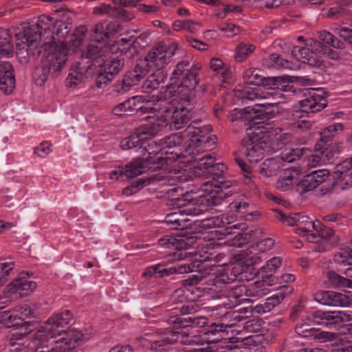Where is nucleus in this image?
<instances>
[{
  "label": "nucleus",
  "mask_w": 352,
  "mask_h": 352,
  "mask_svg": "<svg viewBox=\"0 0 352 352\" xmlns=\"http://www.w3.org/2000/svg\"><path fill=\"white\" fill-rule=\"evenodd\" d=\"M212 129L209 125L203 127L188 126L184 133L172 134L162 139L159 144L145 141L146 147L152 153L153 168L166 169L170 167L165 176L168 185H177L191 179L193 177H211L201 187L203 194L199 202L204 206L199 211L208 210L209 207L219 204L223 197L231 195V190L224 192V190L231 186V182L225 181L221 174L225 166L214 164V158L211 155H205L197 158L199 153L212 149L215 144V136L211 135Z\"/></svg>",
  "instance_id": "obj_1"
},
{
  "label": "nucleus",
  "mask_w": 352,
  "mask_h": 352,
  "mask_svg": "<svg viewBox=\"0 0 352 352\" xmlns=\"http://www.w3.org/2000/svg\"><path fill=\"white\" fill-rule=\"evenodd\" d=\"M171 94V91H165L164 96H160L154 105L155 116H148L151 119L149 124L122 140L120 147L123 149L130 148L144 140L152 138L168 126L170 130H178L188 122V109L182 106H176L175 101H168Z\"/></svg>",
  "instance_id": "obj_2"
},
{
  "label": "nucleus",
  "mask_w": 352,
  "mask_h": 352,
  "mask_svg": "<svg viewBox=\"0 0 352 352\" xmlns=\"http://www.w3.org/2000/svg\"><path fill=\"white\" fill-rule=\"evenodd\" d=\"M16 39V56L19 62L26 63L31 56L41 52V38L52 41L51 36H57L58 43L67 36L69 29L63 21H54L48 16L40 17L38 23L31 26L21 25L13 28Z\"/></svg>",
  "instance_id": "obj_3"
},
{
  "label": "nucleus",
  "mask_w": 352,
  "mask_h": 352,
  "mask_svg": "<svg viewBox=\"0 0 352 352\" xmlns=\"http://www.w3.org/2000/svg\"><path fill=\"white\" fill-rule=\"evenodd\" d=\"M117 28L118 25L114 23L107 25L103 23H97L91 33L90 43L82 56L87 58L94 57L97 63L102 57H106L107 52L113 54L120 50V45H131V41L123 38L107 45V41L110 38L111 34L116 32Z\"/></svg>",
  "instance_id": "obj_4"
},
{
  "label": "nucleus",
  "mask_w": 352,
  "mask_h": 352,
  "mask_svg": "<svg viewBox=\"0 0 352 352\" xmlns=\"http://www.w3.org/2000/svg\"><path fill=\"white\" fill-rule=\"evenodd\" d=\"M52 41L43 40L44 54L41 66L37 68L34 75L35 82L42 85L50 73H56L60 70L67 60V50L63 41L56 43V38L51 36Z\"/></svg>",
  "instance_id": "obj_5"
},
{
  "label": "nucleus",
  "mask_w": 352,
  "mask_h": 352,
  "mask_svg": "<svg viewBox=\"0 0 352 352\" xmlns=\"http://www.w3.org/2000/svg\"><path fill=\"white\" fill-rule=\"evenodd\" d=\"M72 318V315L68 310L52 316L34 333V340L30 344L31 346H34L41 343V346H53L55 344L54 340H56L63 335L65 327L69 324Z\"/></svg>",
  "instance_id": "obj_6"
},
{
  "label": "nucleus",
  "mask_w": 352,
  "mask_h": 352,
  "mask_svg": "<svg viewBox=\"0 0 352 352\" xmlns=\"http://www.w3.org/2000/svg\"><path fill=\"white\" fill-rule=\"evenodd\" d=\"M307 97L300 101L302 110L296 111L292 115L294 122L291 124V128L293 130L301 129H308L311 124L305 118L308 112H318L323 109L327 104L325 100V93L322 88L310 89L305 94Z\"/></svg>",
  "instance_id": "obj_7"
},
{
  "label": "nucleus",
  "mask_w": 352,
  "mask_h": 352,
  "mask_svg": "<svg viewBox=\"0 0 352 352\" xmlns=\"http://www.w3.org/2000/svg\"><path fill=\"white\" fill-rule=\"evenodd\" d=\"M223 221L219 217H212L205 219L200 223L199 226L204 229L213 228L208 232L204 233L206 245L208 249H214L221 245H229L241 247L243 244V236L236 235L231 239V236L227 234L224 229H216L217 227H221Z\"/></svg>",
  "instance_id": "obj_8"
},
{
  "label": "nucleus",
  "mask_w": 352,
  "mask_h": 352,
  "mask_svg": "<svg viewBox=\"0 0 352 352\" xmlns=\"http://www.w3.org/2000/svg\"><path fill=\"white\" fill-rule=\"evenodd\" d=\"M131 46L132 44L129 46H127V45H120V50L117 52L112 54L107 52L106 57L101 58V62L100 60L97 61L100 67L99 74L96 78V85L98 87H102L113 80L121 72L124 65L122 52Z\"/></svg>",
  "instance_id": "obj_9"
},
{
  "label": "nucleus",
  "mask_w": 352,
  "mask_h": 352,
  "mask_svg": "<svg viewBox=\"0 0 352 352\" xmlns=\"http://www.w3.org/2000/svg\"><path fill=\"white\" fill-rule=\"evenodd\" d=\"M292 88V82L286 76L263 78L260 87L254 88L247 91V98L250 100L256 99L281 98V91H287Z\"/></svg>",
  "instance_id": "obj_10"
},
{
  "label": "nucleus",
  "mask_w": 352,
  "mask_h": 352,
  "mask_svg": "<svg viewBox=\"0 0 352 352\" xmlns=\"http://www.w3.org/2000/svg\"><path fill=\"white\" fill-rule=\"evenodd\" d=\"M248 140H245L247 146L246 156L251 163H257L264 157L265 152L268 151L269 142L273 140L270 135L271 132L263 127H251L248 129Z\"/></svg>",
  "instance_id": "obj_11"
},
{
  "label": "nucleus",
  "mask_w": 352,
  "mask_h": 352,
  "mask_svg": "<svg viewBox=\"0 0 352 352\" xmlns=\"http://www.w3.org/2000/svg\"><path fill=\"white\" fill-rule=\"evenodd\" d=\"M241 320L242 316L236 311L222 312L221 322H214L210 330L204 333L205 338L203 340L207 342H218L222 338L224 340L223 342L226 344V348L230 349L235 348L236 346L235 343L239 342V338L235 337L223 338L221 333H223L226 328L234 327L236 322Z\"/></svg>",
  "instance_id": "obj_12"
},
{
  "label": "nucleus",
  "mask_w": 352,
  "mask_h": 352,
  "mask_svg": "<svg viewBox=\"0 0 352 352\" xmlns=\"http://www.w3.org/2000/svg\"><path fill=\"white\" fill-rule=\"evenodd\" d=\"M201 69L199 65H190L189 61L182 60L177 63L170 77L171 83L165 91H176L182 87L188 89H193L199 82L197 79V71Z\"/></svg>",
  "instance_id": "obj_13"
},
{
  "label": "nucleus",
  "mask_w": 352,
  "mask_h": 352,
  "mask_svg": "<svg viewBox=\"0 0 352 352\" xmlns=\"http://www.w3.org/2000/svg\"><path fill=\"white\" fill-rule=\"evenodd\" d=\"M178 50L176 43L164 44L159 43L153 46L145 56V61L149 67L155 68L157 72L165 67L173 59Z\"/></svg>",
  "instance_id": "obj_14"
},
{
  "label": "nucleus",
  "mask_w": 352,
  "mask_h": 352,
  "mask_svg": "<svg viewBox=\"0 0 352 352\" xmlns=\"http://www.w3.org/2000/svg\"><path fill=\"white\" fill-rule=\"evenodd\" d=\"M147 140H144L143 141H141L138 145L127 149L129 150L139 147L138 150L141 153L140 157L125 166V176L127 178H133L140 175L146 168L152 170L157 169L151 167L153 164V161H155L152 156L153 153H151L146 147H144V145H145L144 142ZM121 148L124 150L122 147Z\"/></svg>",
  "instance_id": "obj_15"
},
{
  "label": "nucleus",
  "mask_w": 352,
  "mask_h": 352,
  "mask_svg": "<svg viewBox=\"0 0 352 352\" xmlns=\"http://www.w3.org/2000/svg\"><path fill=\"white\" fill-rule=\"evenodd\" d=\"M89 338V336L83 334L81 331L72 329L65 331L63 335L56 340L53 346L42 349L41 352H66L80 345L84 340Z\"/></svg>",
  "instance_id": "obj_16"
},
{
  "label": "nucleus",
  "mask_w": 352,
  "mask_h": 352,
  "mask_svg": "<svg viewBox=\"0 0 352 352\" xmlns=\"http://www.w3.org/2000/svg\"><path fill=\"white\" fill-rule=\"evenodd\" d=\"M29 324L25 323L23 325L12 328L9 332V344L12 347L11 351H23L27 352H34L38 346H41V343L31 346V343L34 340V336L32 340L28 337L31 329H29Z\"/></svg>",
  "instance_id": "obj_17"
},
{
  "label": "nucleus",
  "mask_w": 352,
  "mask_h": 352,
  "mask_svg": "<svg viewBox=\"0 0 352 352\" xmlns=\"http://www.w3.org/2000/svg\"><path fill=\"white\" fill-rule=\"evenodd\" d=\"M36 286L29 277L20 275L7 285L6 292L13 298H21L30 295Z\"/></svg>",
  "instance_id": "obj_18"
},
{
  "label": "nucleus",
  "mask_w": 352,
  "mask_h": 352,
  "mask_svg": "<svg viewBox=\"0 0 352 352\" xmlns=\"http://www.w3.org/2000/svg\"><path fill=\"white\" fill-rule=\"evenodd\" d=\"M278 219L286 225L296 226L295 229L296 234H301L305 231H313L314 229L320 227V222L319 221H311L307 216L300 214H293L287 216L278 212Z\"/></svg>",
  "instance_id": "obj_19"
},
{
  "label": "nucleus",
  "mask_w": 352,
  "mask_h": 352,
  "mask_svg": "<svg viewBox=\"0 0 352 352\" xmlns=\"http://www.w3.org/2000/svg\"><path fill=\"white\" fill-rule=\"evenodd\" d=\"M302 172L300 168H289L279 176L276 183V187L280 191H287L296 187L298 191V186L302 179Z\"/></svg>",
  "instance_id": "obj_20"
},
{
  "label": "nucleus",
  "mask_w": 352,
  "mask_h": 352,
  "mask_svg": "<svg viewBox=\"0 0 352 352\" xmlns=\"http://www.w3.org/2000/svg\"><path fill=\"white\" fill-rule=\"evenodd\" d=\"M195 270V265L192 263L184 265H177L169 269H166L160 264L151 266L145 270L143 273L144 276L162 278L166 276H169L172 274H184L193 272Z\"/></svg>",
  "instance_id": "obj_21"
},
{
  "label": "nucleus",
  "mask_w": 352,
  "mask_h": 352,
  "mask_svg": "<svg viewBox=\"0 0 352 352\" xmlns=\"http://www.w3.org/2000/svg\"><path fill=\"white\" fill-rule=\"evenodd\" d=\"M329 177V172L327 169L314 170L304 177L302 176L298 191L303 193L313 190L324 182Z\"/></svg>",
  "instance_id": "obj_22"
},
{
  "label": "nucleus",
  "mask_w": 352,
  "mask_h": 352,
  "mask_svg": "<svg viewBox=\"0 0 352 352\" xmlns=\"http://www.w3.org/2000/svg\"><path fill=\"white\" fill-rule=\"evenodd\" d=\"M309 39L307 41L306 47H294L292 50V54L294 58L299 61L309 64L311 66L320 67L323 63V60L320 55L318 54L316 49L307 45Z\"/></svg>",
  "instance_id": "obj_23"
},
{
  "label": "nucleus",
  "mask_w": 352,
  "mask_h": 352,
  "mask_svg": "<svg viewBox=\"0 0 352 352\" xmlns=\"http://www.w3.org/2000/svg\"><path fill=\"white\" fill-rule=\"evenodd\" d=\"M314 299L320 304L329 307H347L350 304V299L347 296L333 291L318 292L315 294Z\"/></svg>",
  "instance_id": "obj_24"
},
{
  "label": "nucleus",
  "mask_w": 352,
  "mask_h": 352,
  "mask_svg": "<svg viewBox=\"0 0 352 352\" xmlns=\"http://www.w3.org/2000/svg\"><path fill=\"white\" fill-rule=\"evenodd\" d=\"M153 98V96H135L126 100L128 113L133 115L140 111L142 113H150L151 116H155V102H151L154 100Z\"/></svg>",
  "instance_id": "obj_25"
},
{
  "label": "nucleus",
  "mask_w": 352,
  "mask_h": 352,
  "mask_svg": "<svg viewBox=\"0 0 352 352\" xmlns=\"http://www.w3.org/2000/svg\"><path fill=\"white\" fill-rule=\"evenodd\" d=\"M280 292L267 298L263 303H260L254 307L252 309L253 314L262 315L271 311L275 306L279 305L285 297V295L290 294L292 289L289 285H283L280 287Z\"/></svg>",
  "instance_id": "obj_26"
},
{
  "label": "nucleus",
  "mask_w": 352,
  "mask_h": 352,
  "mask_svg": "<svg viewBox=\"0 0 352 352\" xmlns=\"http://www.w3.org/2000/svg\"><path fill=\"white\" fill-rule=\"evenodd\" d=\"M15 87L12 66L9 63L0 64V89L5 94H10Z\"/></svg>",
  "instance_id": "obj_27"
},
{
  "label": "nucleus",
  "mask_w": 352,
  "mask_h": 352,
  "mask_svg": "<svg viewBox=\"0 0 352 352\" xmlns=\"http://www.w3.org/2000/svg\"><path fill=\"white\" fill-rule=\"evenodd\" d=\"M274 285V279L266 277L261 280H257L248 286V296L252 298H262L270 292V287Z\"/></svg>",
  "instance_id": "obj_28"
},
{
  "label": "nucleus",
  "mask_w": 352,
  "mask_h": 352,
  "mask_svg": "<svg viewBox=\"0 0 352 352\" xmlns=\"http://www.w3.org/2000/svg\"><path fill=\"white\" fill-rule=\"evenodd\" d=\"M336 178L346 185H352V157L336 166L334 170Z\"/></svg>",
  "instance_id": "obj_29"
},
{
  "label": "nucleus",
  "mask_w": 352,
  "mask_h": 352,
  "mask_svg": "<svg viewBox=\"0 0 352 352\" xmlns=\"http://www.w3.org/2000/svg\"><path fill=\"white\" fill-rule=\"evenodd\" d=\"M209 67L213 72L221 75L223 81L228 83L234 81L232 69L225 65L221 59L216 57L211 58Z\"/></svg>",
  "instance_id": "obj_30"
},
{
  "label": "nucleus",
  "mask_w": 352,
  "mask_h": 352,
  "mask_svg": "<svg viewBox=\"0 0 352 352\" xmlns=\"http://www.w3.org/2000/svg\"><path fill=\"white\" fill-rule=\"evenodd\" d=\"M248 292L245 285H239L233 287L228 293L227 298L229 301L226 304L228 308L234 307L248 300Z\"/></svg>",
  "instance_id": "obj_31"
},
{
  "label": "nucleus",
  "mask_w": 352,
  "mask_h": 352,
  "mask_svg": "<svg viewBox=\"0 0 352 352\" xmlns=\"http://www.w3.org/2000/svg\"><path fill=\"white\" fill-rule=\"evenodd\" d=\"M284 166L283 159L274 157L265 160L260 166V173L265 177H271Z\"/></svg>",
  "instance_id": "obj_32"
},
{
  "label": "nucleus",
  "mask_w": 352,
  "mask_h": 352,
  "mask_svg": "<svg viewBox=\"0 0 352 352\" xmlns=\"http://www.w3.org/2000/svg\"><path fill=\"white\" fill-rule=\"evenodd\" d=\"M352 321V314L349 311H327L324 327L330 328L333 325Z\"/></svg>",
  "instance_id": "obj_33"
},
{
  "label": "nucleus",
  "mask_w": 352,
  "mask_h": 352,
  "mask_svg": "<svg viewBox=\"0 0 352 352\" xmlns=\"http://www.w3.org/2000/svg\"><path fill=\"white\" fill-rule=\"evenodd\" d=\"M148 73V69L137 65L134 69L126 74L122 79V85L126 89L137 85Z\"/></svg>",
  "instance_id": "obj_34"
},
{
  "label": "nucleus",
  "mask_w": 352,
  "mask_h": 352,
  "mask_svg": "<svg viewBox=\"0 0 352 352\" xmlns=\"http://www.w3.org/2000/svg\"><path fill=\"white\" fill-rule=\"evenodd\" d=\"M14 55V46L11 42V34L8 29L0 28V58L12 57Z\"/></svg>",
  "instance_id": "obj_35"
},
{
  "label": "nucleus",
  "mask_w": 352,
  "mask_h": 352,
  "mask_svg": "<svg viewBox=\"0 0 352 352\" xmlns=\"http://www.w3.org/2000/svg\"><path fill=\"white\" fill-rule=\"evenodd\" d=\"M166 75L163 72H155L148 76L142 86V91L146 94H151L157 89L159 85L164 82Z\"/></svg>",
  "instance_id": "obj_36"
},
{
  "label": "nucleus",
  "mask_w": 352,
  "mask_h": 352,
  "mask_svg": "<svg viewBox=\"0 0 352 352\" xmlns=\"http://www.w3.org/2000/svg\"><path fill=\"white\" fill-rule=\"evenodd\" d=\"M313 231H316L320 233V239H321L320 243L315 248V251L324 252L327 250L329 247V242L333 237V232L332 230L323 228V225L320 223L319 228L314 229Z\"/></svg>",
  "instance_id": "obj_37"
},
{
  "label": "nucleus",
  "mask_w": 352,
  "mask_h": 352,
  "mask_svg": "<svg viewBox=\"0 0 352 352\" xmlns=\"http://www.w3.org/2000/svg\"><path fill=\"white\" fill-rule=\"evenodd\" d=\"M19 314L14 310L0 311V326L6 327H17L23 325L18 320Z\"/></svg>",
  "instance_id": "obj_38"
},
{
  "label": "nucleus",
  "mask_w": 352,
  "mask_h": 352,
  "mask_svg": "<svg viewBox=\"0 0 352 352\" xmlns=\"http://www.w3.org/2000/svg\"><path fill=\"white\" fill-rule=\"evenodd\" d=\"M196 204V198L194 197V194L186 192L184 194H182V197L177 199V205L179 208L187 207L186 209L184 210L186 214L190 215H197L199 212L192 211V206Z\"/></svg>",
  "instance_id": "obj_39"
},
{
  "label": "nucleus",
  "mask_w": 352,
  "mask_h": 352,
  "mask_svg": "<svg viewBox=\"0 0 352 352\" xmlns=\"http://www.w3.org/2000/svg\"><path fill=\"white\" fill-rule=\"evenodd\" d=\"M87 33V28L84 26L78 27L75 30L72 35L69 41V48L74 52L78 51L80 49L83 43L85 34Z\"/></svg>",
  "instance_id": "obj_40"
},
{
  "label": "nucleus",
  "mask_w": 352,
  "mask_h": 352,
  "mask_svg": "<svg viewBox=\"0 0 352 352\" xmlns=\"http://www.w3.org/2000/svg\"><path fill=\"white\" fill-rule=\"evenodd\" d=\"M327 278L331 285L334 287L352 288V280L345 278L336 273L335 272H329Z\"/></svg>",
  "instance_id": "obj_41"
},
{
  "label": "nucleus",
  "mask_w": 352,
  "mask_h": 352,
  "mask_svg": "<svg viewBox=\"0 0 352 352\" xmlns=\"http://www.w3.org/2000/svg\"><path fill=\"white\" fill-rule=\"evenodd\" d=\"M307 45L312 47L318 52V54L322 56H326L327 57L331 59H337L338 58V53L330 49L329 47L323 45L316 40L311 39Z\"/></svg>",
  "instance_id": "obj_42"
},
{
  "label": "nucleus",
  "mask_w": 352,
  "mask_h": 352,
  "mask_svg": "<svg viewBox=\"0 0 352 352\" xmlns=\"http://www.w3.org/2000/svg\"><path fill=\"white\" fill-rule=\"evenodd\" d=\"M351 248H342L334 256L336 263L342 265H352V240L350 241Z\"/></svg>",
  "instance_id": "obj_43"
},
{
  "label": "nucleus",
  "mask_w": 352,
  "mask_h": 352,
  "mask_svg": "<svg viewBox=\"0 0 352 352\" xmlns=\"http://www.w3.org/2000/svg\"><path fill=\"white\" fill-rule=\"evenodd\" d=\"M83 79V71L78 67H72L66 79V85L70 88H74L82 83Z\"/></svg>",
  "instance_id": "obj_44"
},
{
  "label": "nucleus",
  "mask_w": 352,
  "mask_h": 352,
  "mask_svg": "<svg viewBox=\"0 0 352 352\" xmlns=\"http://www.w3.org/2000/svg\"><path fill=\"white\" fill-rule=\"evenodd\" d=\"M343 130V126L340 123L331 124L320 132V140L322 142H328Z\"/></svg>",
  "instance_id": "obj_45"
},
{
  "label": "nucleus",
  "mask_w": 352,
  "mask_h": 352,
  "mask_svg": "<svg viewBox=\"0 0 352 352\" xmlns=\"http://www.w3.org/2000/svg\"><path fill=\"white\" fill-rule=\"evenodd\" d=\"M199 23L192 20H177L173 23V29L176 32L186 30L190 33H195L198 30Z\"/></svg>",
  "instance_id": "obj_46"
},
{
  "label": "nucleus",
  "mask_w": 352,
  "mask_h": 352,
  "mask_svg": "<svg viewBox=\"0 0 352 352\" xmlns=\"http://www.w3.org/2000/svg\"><path fill=\"white\" fill-rule=\"evenodd\" d=\"M245 82L248 84L260 87L263 82V77L256 69H248L243 74Z\"/></svg>",
  "instance_id": "obj_47"
},
{
  "label": "nucleus",
  "mask_w": 352,
  "mask_h": 352,
  "mask_svg": "<svg viewBox=\"0 0 352 352\" xmlns=\"http://www.w3.org/2000/svg\"><path fill=\"white\" fill-rule=\"evenodd\" d=\"M326 313L327 311H322L321 310L314 311L307 316H303L302 321L307 320L308 322H306L307 325L312 324L324 326V324L325 323Z\"/></svg>",
  "instance_id": "obj_48"
},
{
  "label": "nucleus",
  "mask_w": 352,
  "mask_h": 352,
  "mask_svg": "<svg viewBox=\"0 0 352 352\" xmlns=\"http://www.w3.org/2000/svg\"><path fill=\"white\" fill-rule=\"evenodd\" d=\"M274 245V241L271 238L261 240L256 244L250 246V252L253 254H261L272 249Z\"/></svg>",
  "instance_id": "obj_49"
},
{
  "label": "nucleus",
  "mask_w": 352,
  "mask_h": 352,
  "mask_svg": "<svg viewBox=\"0 0 352 352\" xmlns=\"http://www.w3.org/2000/svg\"><path fill=\"white\" fill-rule=\"evenodd\" d=\"M14 263L10 259L0 260V287L3 285L7 280L10 272L13 270Z\"/></svg>",
  "instance_id": "obj_50"
},
{
  "label": "nucleus",
  "mask_w": 352,
  "mask_h": 352,
  "mask_svg": "<svg viewBox=\"0 0 352 352\" xmlns=\"http://www.w3.org/2000/svg\"><path fill=\"white\" fill-rule=\"evenodd\" d=\"M255 50V47L250 43H241L236 49L235 59L239 61L245 60Z\"/></svg>",
  "instance_id": "obj_51"
},
{
  "label": "nucleus",
  "mask_w": 352,
  "mask_h": 352,
  "mask_svg": "<svg viewBox=\"0 0 352 352\" xmlns=\"http://www.w3.org/2000/svg\"><path fill=\"white\" fill-rule=\"evenodd\" d=\"M319 37L320 40L326 43L327 44L331 45L334 48L342 49L344 47V44L339 39H338L331 32L327 31H322L320 32Z\"/></svg>",
  "instance_id": "obj_52"
},
{
  "label": "nucleus",
  "mask_w": 352,
  "mask_h": 352,
  "mask_svg": "<svg viewBox=\"0 0 352 352\" xmlns=\"http://www.w3.org/2000/svg\"><path fill=\"white\" fill-rule=\"evenodd\" d=\"M259 254H253L250 252V247L246 250H243L242 254L243 263L245 265V267L248 268L249 266H253L258 265L261 263L262 258L258 256Z\"/></svg>",
  "instance_id": "obj_53"
},
{
  "label": "nucleus",
  "mask_w": 352,
  "mask_h": 352,
  "mask_svg": "<svg viewBox=\"0 0 352 352\" xmlns=\"http://www.w3.org/2000/svg\"><path fill=\"white\" fill-rule=\"evenodd\" d=\"M337 337V333L334 332L321 331L316 329L312 338L318 342H327L335 340Z\"/></svg>",
  "instance_id": "obj_54"
},
{
  "label": "nucleus",
  "mask_w": 352,
  "mask_h": 352,
  "mask_svg": "<svg viewBox=\"0 0 352 352\" xmlns=\"http://www.w3.org/2000/svg\"><path fill=\"white\" fill-rule=\"evenodd\" d=\"M307 320L302 321V317L301 318V322L297 324L296 327V333L303 338H312L316 328H309V327L311 324H307Z\"/></svg>",
  "instance_id": "obj_55"
},
{
  "label": "nucleus",
  "mask_w": 352,
  "mask_h": 352,
  "mask_svg": "<svg viewBox=\"0 0 352 352\" xmlns=\"http://www.w3.org/2000/svg\"><path fill=\"white\" fill-rule=\"evenodd\" d=\"M193 318L195 317H187L182 318L179 316H173L168 318V322L173 324L175 328H184L190 327L189 324H193Z\"/></svg>",
  "instance_id": "obj_56"
},
{
  "label": "nucleus",
  "mask_w": 352,
  "mask_h": 352,
  "mask_svg": "<svg viewBox=\"0 0 352 352\" xmlns=\"http://www.w3.org/2000/svg\"><path fill=\"white\" fill-rule=\"evenodd\" d=\"M318 146H319V145H317L316 146L315 153L308 157L307 164L310 166H316L317 165H320L325 162V159L323 153L324 152L322 149L320 150Z\"/></svg>",
  "instance_id": "obj_57"
},
{
  "label": "nucleus",
  "mask_w": 352,
  "mask_h": 352,
  "mask_svg": "<svg viewBox=\"0 0 352 352\" xmlns=\"http://www.w3.org/2000/svg\"><path fill=\"white\" fill-rule=\"evenodd\" d=\"M219 30L227 37L234 36L241 32V28L233 23L223 24L219 26Z\"/></svg>",
  "instance_id": "obj_58"
},
{
  "label": "nucleus",
  "mask_w": 352,
  "mask_h": 352,
  "mask_svg": "<svg viewBox=\"0 0 352 352\" xmlns=\"http://www.w3.org/2000/svg\"><path fill=\"white\" fill-rule=\"evenodd\" d=\"M305 148H296V149H290L288 151H285L283 156L280 157L283 159V162H292L295 161L297 158H299L303 155Z\"/></svg>",
  "instance_id": "obj_59"
},
{
  "label": "nucleus",
  "mask_w": 352,
  "mask_h": 352,
  "mask_svg": "<svg viewBox=\"0 0 352 352\" xmlns=\"http://www.w3.org/2000/svg\"><path fill=\"white\" fill-rule=\"evenodd\" d=\"M15 311L19 314L18 320L20 322L31 317L34 314L33 309H32L31 307L28 305L17 307L15 309Z\"/></svg>",
  "instance_id": "obj_60"
},
{
  "label": "nucleus",
  "mask_w": 352,
  "mask_h": 352,
  "mask_svg": "<svg viewBox=\"0 0 352 352\" xmlns=\"http://www.w3.org/2000/svg\"><path fill=\"white\" fill-rule=\"evenodd\" d=\"M282 259L280 257H274L270 259L262 269L266 273H274L281 265Z\"/></svg>",
  "instance_id": "obj_61"
},
{
  "label": "nucleus",
  "mask_w": 352,
  "mask_h": 352,
  "mask_svg": "<svg viewBox=\"0 0 352 352\" xmlns=\"http://www.w3.org/2000/svg\"><path fill=\"white\" fill-rule=\"evenodd\" d=\"M270 60L276 65L280 66L284 69H292L293 64L287 60L283 59L280 55L273 54L270 55Z\"/></svg>",
  "instance_id": "obj_62"
},
{
  "label": "nucleus",
  "mask_w": 352,
  "mask_h": 352,
  "mask_svg": "<svg viewBox=\"0 0 352 352\" xmlns=\"http://www.w3.org/2000/svg\"><path fill=\"white\" fill-rule=\"evenodd\" d=\"M50 144L48 142H42L34 148V153L39 157H45L51 153Z\"/></svg>",
  "instance_id": "obj_63"
},
{
  "label": "nucleus",
  "mask_w": 352,
  "mask_h": 352,
  "mask_svg": "<svg viewBox=\"0 0 352 352\" xmlns=\"http://www.w3.org/2000/svg\"><path fill=\"white\" fill-rule=\"evenodd\" d=\"M335 32L345 41L352 44V30L348 28H338Z\"/></svg>",
  "instance_id": "obj_64"
}]
</instances>
